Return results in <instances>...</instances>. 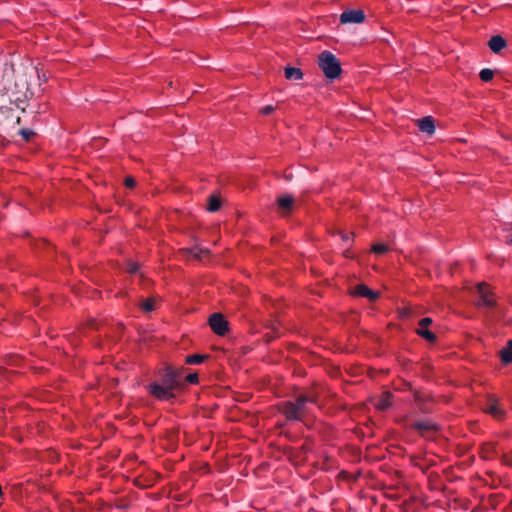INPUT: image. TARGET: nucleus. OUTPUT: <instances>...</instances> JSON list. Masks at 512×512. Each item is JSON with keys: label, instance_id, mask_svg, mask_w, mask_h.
<instances>
[{"label": "nucleus", "instance_id": "obj_32", "mask_svg": "<svg viewBox=\"0 0 512 512\" xmlns=\"http://www.w3.org/2000/svg\"><path fill=\"white\" fill-rule=\"evenodd\" d=\"M275 110L274 106L272 105H267L265 107L262 108L261 110V113L265 116H268L270 115L273 111Z\"/></svg>", "mask_w": 512, "mask_h": 512}, {"label": "nucleus", "instance_id": "obj_3", "mask_svg": "<svg viewBox=\"0 0 512 512\" xmlns=\"http://www.w3.org/2000/svg\"><path fill=\"white\" fill-rule=\"evenodd\" d=\"M317 403V395L301 393L294 400L284 402L280 411L289 421H303L304 417L310 412L308 404Z\"/></svg>", "mask_w": 512, "mask_h": 512}, {"label": "nucleus", "instance_id": "obj_8", "mask_svg": "<svg viewBox=\"0 0 512 512\" xmlns=\"http://www.w3.org/2000/svg\"><path fill=\"white\" fill-rule=\"evenodd\" d=\"M365 21V13L361 9L345 10L340 15L342 24H359Z\"/></svg>", "mask_w": 512, "mask_h": 512}, {"label": "nucleus", "instance_id": "obj_9", "mask_svg": "<svg viewBox=\"0 0 512 512\" xmlns=\"http://www.w3.org/2000/svg\"><path fill=\"white\" fill-rule=\"evenodd\" d=\"M477 293L479 294V300L477 305L480 307H492L494 300L490 296L489 288L486 283H478L476 286Z\"/></svg>", "mask_w": 512, "mask_h": 512}, {"label": "nucleus", "instance_id": "obj_28", "mask_svg": "<svg viewBox=\"0 0 512 512\" xmlns=\"http://www.w3.org/2000/svg\"><path fill=\"white\" fill-rule=\"evenodd\" d=\"M418 409L420 412L428 414L433 412V408L430 405V402H423L418 405Z\"/></svg>", "mask_w": 512, "mask_h": 512}, {"label": "nucleus", "instance_id": "obj_12", "mask_svg": "<svg viewBox=\"0 0 512 512\" xmlns=\"http://www.w3.org/2000/svg\"><path fill=\"white\" fill-rule=\"evenodd\" d=\"M416 431H418L422 436L428 435L431 432H436L438 430L437 424L432 421H418L412 426Z\"/></svg>", "mask_w": 512, "mask_h": 512}, {"label": "nucleus", "instance_id": "obj_2", "mask_svg": "<svg viewBox=\"0 0 512 512\" xmlns=\"http://www.w3.org/2000/svg\"><path fill=\"white\" fill-rule=\"evenodd\" d=\"M180 388L177 372L167 367L160 376L159 381H156L148 386L149 393L155 398L168 401L175 398L174 390Z\"/></svg>", "mask_w": 512, "mask_h": 512}, {"label": "nucleus", "instance_id": "obj_34", "mask_svg": "<svg viewBox=\"0 0 512 512\" xmlns=\"http://www.w3.org/2000/svg\"><path fill=\"white\" fill-rule=\"evenodd\" d=\"M400 314L402 317H411L412 315V311L410 308H403L401 311H400Z\"/></svg>", "mask_w": 512, "mask_h": 512}, {"label": "nucleus", "instance_id": "obj_19", "mask_svg": "<svg viewBox=\"0 0 512 512\" xmlns=\"http://www.w3.org/2000/svg\"><path fill=\"white\" fill-rule=\"evenodd\" d=\"M501 360L505 364L512 363V339L506 342L505 348L501 351Z\"/></svg>", "mask_w": 512, "mask_h": 512}, {"label": "nucleus", "instance_id": "obj_11", "mask_svg": "<svg viewBox=\"0 0 512 512\" xmlns=\"http://www.w3.org/2000/svg\"><path fill=\"white\" fill-rule=\"evenodd\" d=\"M352 294L355 296L368 298L371 302L376 301L380 295L379 292L371 290L365 284L356 285L352 290Z\"/></svg>", "mask_w": 512, "mask_h": 512}, {"label": "nucleus", "instance_id": "obj_35", "mask_svg": "<svg viewBox=\"0 0 512 512\" xmlns=\"http://www.w3.org/2000/svg\"><path fill=\"white\" fill-rule=\"evenodd\" d=\"M506 242H507V243L512 242V237H511V235H508V236L506 237Z\"/></svg>", "mask_w": 512, "mask_h": 512}, {"label": "nucleus", "instance_id": "obj_7", "mask_svg": "<svg viewBox=\"0 0 512 512\" xmlns=\"http://www.w3.org/2000/svg\"><path fill=\"white\" fill-rule=\"evenodd\" d=\"M208 322L215 334L224 336L228 332V321L221 313H213L210 315Z\"/></svg>", "mask_w": 512, "mask_h": 512}, {"label": "nucleus", "instance_id": "obj_30", "mask_svg": "<svg viewBox=\"0 0 512 512\" xmlns=\"http://www.w3.org/2000/svg\"><path fill=\"white\" fill-rule=\"evenodd\" d=\"M124 184L128 188H134L135 185H136V181H135V179L133 177L128 176V177L125 178Z\"/></svg>", "mask_w": 512, "mask_h": 512}, {"label": "nucleus", "instance_id": "obj_24", "mask_svg": "<svg viewBox=\"0 0 512 512\" xmlns=\"http://www.w3.org/2000/svg\"><path fill=\"white\" fill-rule=\"evenodd\" d=\"M140 307L144 312L153 311L154 310V299H152V298L145 299L141 303Z\"/></svg>", "mask_w": 512, "mask_h": 512}, {"label": "nucleus", "instance_id": "obj_23", "mask_svg": "<svg viewBox=\"0 0 512 512\" xmlns=\"http://www.w3.org/2000/svg\"><path fill=\"white\" fill-rule=\"evenodd\" d=\"M413 397H414V401L417 403V406L423 402L431 401L430 394H427V393H424V392H421L418 390L413 391Z\"/></svg>", "mask_w": 512, "mask_h": 512}, {"label": "nucleus", "instance_id": "obj_27", "mask_svg": "<svg viewBox=\"0 0 512 512\" xmlns=\"http://www.w3.org/2000/svg\"><path fill=\"white\" fill-rule=\"evenodd\" d=\"M19 134L25 141H29L35 135V133L30 129H20Z\"/></svg>", "mask_w": 512, "mask_h": 512}, {"label": "nucleus", "instance_id": "obj_10", "mask_svg": "<svg viewBox=\"0 0 512 512\" xmlns=\"http://www.w3.org/2000/svg\"><path fill=\"white\" fill-rule=\"evenodd\" d=\"M294 202H295V200L292 195L287 194V195L280 196L277 199L279 213L282 216L290 215V213L292 212V210L294 208Z\"/></svg>", "mask_w": 512, "mask_h": 512}, {"label": "nucleus", "instance_id": "obj_4", "mask_svg": "<svg viewBox=\"0 0 512 512\" xmlns=\"http://www.w3.org/2000/svg\"><path fill=\"white\" fill-rule=\"evenodd\" d=\"M318 66L324 73L325 77L330 80L338 78L342 72L341 64L337 57L327 50L319 54Z\"/></svg>", "mask_w": 512, "mask_h": 512}, {"label": "nucleus", "instance_id": "obj_14", "mask_svg": "<svg viewBox=\"0 0 512 512\" xmlns=\"http://www.w3.org/2000/svg\"><path fill=\"white\" fill-rule=\"evenodd\" d=\"M418 128L421 132L432 135L435 132L434 119L431 116H426L417 120Z\"/></svg>", "mask_w": 512, "mask_h": 512}, {"label": "nucleus", "instance_id": "obj_29", "mask_svg": "<svg viewBox=\"0 0 512 512\" xmlns=\"http://www.w3.org/2000/svg\"><path fill=\"white\" fill-rule=\"evenodd\" d=\"M186 381L190 384H197L199 379H198V374L197 373H191V374H188L186 376Z\"/></svg>", "mask_w": 512, "mask_h": 512}, {"label": "nucleus", "instance_id": "obj_18", "mask_svg": "<svg viewBox=\"0 0 512 512\" xmlns=\"http://www.w3.org/2000/svg\"><path fill=\"white\" fill-rule=\"evenodd\" d=\"M416 333L430 343H434L437 340V336L428 330V327L419 326Z\"/></svg>", "mask_w": 512, "mask_h": 512}, {"label": "nucleus", "instance_id": "obj_13", "mask_svg": "<svg viewBox=\"0 0 512 512\" xmlns=\"http://www.w3.org/2000/svg\"><path fill=\"white\" fill-rule=\"evenodd\" d=\"M490 50L495 54H500L507 47V41L501 35H494L487 43Z\"/></svg>", "mask_w": 512, "mask_h": 512}, {"label": "nucleus", "instance_id": "obj_22", "mask_svg": "<svg viewBox=\"0 0 512 512\" xmlns=\"http://www.w3.org/2000/svg\"><path fill=\"white\" fill-rule=\"evenodd\" d=\"M208 358V355L193 354L188 355L185 359V363L189 365H197L204 362Z\"/></svg>", "mask_w": 512, "mask_h": 512}, {"label": "nucleus", "instance_id": "obj_6", "mask_svg": "<svg viewBox=\"0 0 512 512\" xmlns=\"http://www.w3.org/2000/svg\"><path fill=\"white\" fill-rule=\"evenodd\" d=\"M482 409L486 413L492 415L495 419L498 420L503 419L505 415V412L499 399H497L494 396H490L489 398L486 399L485 403L482 406Z\"/></svg>", "mask_w": 512, "mask_h": 512}, {"label": "nucleus", "instance_id": "obj_25", "mask_svg": "<svg viewBox=\"0 0 512 512\" xmlns=\"http://www.w3.org/2000/svg\"><path fill=\"white\" fill-rule=\"evenodd\" d=\"M389 247L386 244L378 243L372 246V252L375 254H384L388 251Z\"/></svg>", "mask_w": 512, "mask_h": 512}, {"label": "nucleus", "instance_id": "obj_17", "mask_svg": "<svg viewBox=\"0 0 512 512\" xmlns=\"http://www.w3.org/2000/svg\"><path fill=\"white\" fill-rule=\"evenodd\" d=\"M284 73L285 78L288 80H301L303 78V72L296 67L287 66L284 69Z\"/></svg>", "mask_w": 512, "mask_h": 512}, {"label": "nucleus", "instance_id": "obj_15", "mask_svg": "<svg viewBox=\"0 0 512 512\" xmlns=\"http://www.w3.org/2000/svg\"><path fill=\"white\" fill-rule=\"evenodd\" d=\"M182 252L184 254H187L197 260H202L205 257H208L210 255V250L207 248H202L199 246L191 247V248H184L182 249Z\"/></svg>", "mask_w": 512, "mask_h": 512}, {"label": "nucleus", "instance_id": "obj_31", "mask_svg": "<svg viewBox=\"0 0 512 512\" xmlns=\"http://www.w3.org/2000/svg\"><path fill=\"white\" fill-rule=\"evenodd\" d=\"M138 269H139V265L137 263H134V262L128 263L129 273L135 274V273H137Z\"/></svg>", "mask_w": 512, "mask_h": 512}, {"label": "nucleus", "instance_id": "obj_16", "mask_svg": "<svg viewBox=\"0 0 512 512\" xmlns=\"http://www.w3.org/2000/svg\"><path fill=\"white\" fill-rule=\"evenodd\" d=\"M391 398H392L391 392L386 391V392L382 393L381 396L378 398V400L375 403L376 409H378L380 411L387 410L392 405Z\"/></svg>", "mask_w": 512, "mask_h": 512}, {"label": "nucleus", "instance_id": "obj_26", "mask_svg": "<svg viewBox=\"0 0 512 512\" xmlns=\"http://www.w3.org/2000/svg\"><path fill=\"white\" fill-rule=\"evenodd\" d=\"M337 234L341 237L342 241L345 243L353 241L354 233H352V232H344L342 230H338Z\"/></svg>", "mask_w": 512, "mask_h": 512}, {"label": "nucleus", "instance_id": "obj_21", "mask_svg": "<svg viewBox=\"0 0 512 512\" xmlns=\"http://www.w3.org/2000/svg\"><path fill=\"white\" fill-rule=\"evenodd\" d=\"M221 207V199L217 195H210L207 199V210L209 212H216Z\"/></svg>", "mask_w": 512, "mask_h": 512}, {"label": "nucleus", "instance_id": "obj_5", "mask_svg": "<svg viewBox=\"0 0 512 512\" xmlns=\"http://www.w3.org/2000/svg\"><path fill=\"white\" fill-rule=\"evenodd\" d=\"M7 98L2 96L0 104V125L3 126L4 131L14 129L20 123V116L14 115L12 109L6 105Z\"/></svg>", "mask_w": 512, "mask_h": 512}, {"label": "nucleus", "instance_id": "obj_1", "mask_svg": "<svg viewBox=\"0 0 512 512\" xmlns=\"http://www.w3.org/2000/svg\"><path fill=\"white\" fill-rule=\"evenodd\" d=\"M39 79V73L32 64L5 63L2 74L4 97L10 104L25 112L24 104L34 96L32 80Z\"/></svg>", "mask_w": 512, "mask_h": 512}, {"label": "nucleus", "instance_id": "obj_33", "mask_svg": "<svg viewBox=\"0 0 512 512\" xmlns=\"http://www.w3.org/2000/svg\"><path fill=\"white\" fill-rule=\"evenodd\" d=\"M433 323V320L432 318L430 317H425L423 319H421L419 321V326H423V327H428L429 325H431Z\"/></svg>", "mask_w": 512, "mask_h": 512}, {"label": "nucleus", "instance_id": "obj_20", "mask_svg": "<svg viewBox=\"0 0 512 512\" xmlns=\"http://www.w3.org/2000/svg\"><path fill=\"white\" fill-rule=\"evenodd\" d=\"M503 77V73L500 70H492L489 68L482 69L479 73L480 79L484 82H489L493 79L494 75Z\"/></svg>", "mask_w": 512, "mask_h": 512}]
</instances>
